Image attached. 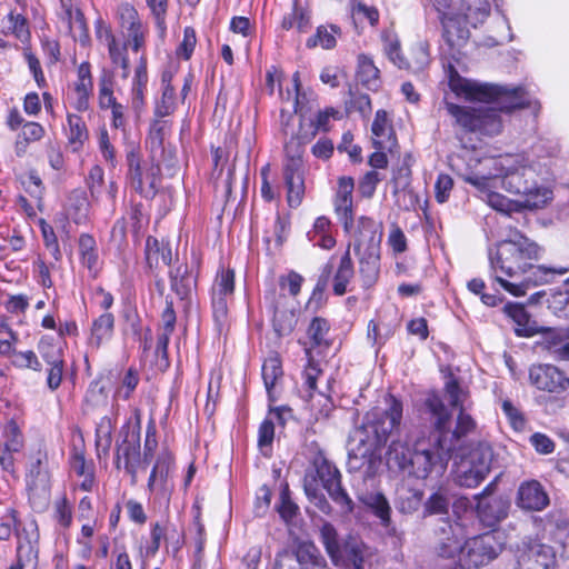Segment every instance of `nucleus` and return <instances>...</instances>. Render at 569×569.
Instances as JSON below:
<instances>
[{
	"mask_svg": "<svg viewBox=\"0 0 569 569\" xmlns=\"http://www.w3.org/2000/svg\"><path fill=\"white\" fill-rule=\"evenodd\" d=\"M423 406L430 416L431 436L417 440L411 447L393 440L386 455L389 468H398L419 480L433 475L441 477L452 453L465 446L466 438L477 428L475 419L465 413L452 428V415L437 393L428 395Z\"/></svg>",
	"mask_w": 569,
	"mask_h": 569,
	"instance_id": "f257e3e1",
	"label": "nucleus"
},
{
	"mask_svg": "<svg viewBox=\"0 0 569 569\" xmlns=\"http://www.w3.org/2000/svg\"><path fill=\"white\" fill-rule=\"evenodd\" d=\"M450 87L458 94L463 93L469 100L495 102L497 104V107L488 104L459 106L446 102L448 113L465 132L496 136L502 129L499 111L509 113L529 106L521 87L508 88L497 84H479L461 79L458 74L451 77Z\"/></svg>",
	"mask_w": 569,
	"mask_h": 569,
	"instance_id": "f03ea898",
	"label": "nucleus"
},
{
	"mask_svg": "<svg viewBox=\"0 0 569 569\" xmlns=\"http://www.w3.org/2000/svg\"><path fill=\"white\" fill-rule=\"evenodd\" d=\"M542 248L515 231L506 240L489 250V261L495 279L500 286L516 297L525 296L530 286L551 282L556 276L569 271L567 267L535 266L530 261L541 257Z\"/></svg>",
	"mask_w": 569,
	"mask_h": 569,
	"instance_id": "7ed1b4c3",
	"label": "nucleus"
},
{
	"mask_svg": "<svg viewBox=\"0 0 569 569\" xmlns=\"http://www.w3.org/2000/svg\"><path fill=\"white\" fill-rule=\"evenodd\" d=\"M388 408H375L366 413L362 423L355 429L348 441V462L350 471L363 467L370 468L380 457L381 448L402 419V403L393 396L387 398Z\"/></svg>",
	"mask_w": 569,
	"mask_h": 569,
	"instance_id": "20e7f679",
	"label": "nucleus"
},
{
	"mask_svg": "<svg viewBox=\"0 0 569 569\" xmlns=\"http://www.w3.org/2000/svg\"><path fill=\"white\" fill-rule=\"evenodd\" d=\"M435 535L438 538L439 556L443 558L458 556V563L463 569H478L489 565L505 548L503 536L496 530L473 536L461 543L462 526L448 518L440 519Z\"/></svg>",
	"mask_w": 569,
	"mask_h": 569,
	"instance_id": "39448f33",
	"label": "nucleus"
},
{
	"mask_svg": "<svg viewBox=\"0 0 569 569\" xmlns=\"http://www.w3.org/2000/svg\"><path fill=\"white\" fill-rule=\"evenodd\" d=\"M491 174L506 191L523 197L522 206L528 209L545 207L552 199V191L539 186L536 171L519 154H507L495 160Z\"/></svg>",
	"mask_w": 569,
	"mask_h": 569,
	"instance_id": "423d86ee",
	"label": "nucleus"
},
{
	"mask_svg": "<svg viewBox=\"0 0 569 569\" xmlns=\"http://www.w3.org/2000/svg\"><path fill=\"white\" fill-rule=\"evenodd\" d=\"M308 133L291 137L284 143L283 181L287 188V201L291 208L300 206L305 194L303 146Z\"/></svg>",
	"mask_w": 569,
	"mask_h": 569,
	"instance_id": "0eeeda50",
	"label": "nucleus"
},
{
	"mask_svg": "<svg viewBox=\"0 0 569 569\" xmlns=\"http://www.w3.org/2000/svg\"><path fill=\"white\" fill-rule=\"evenodd\" d=\"M359 227V239L356 244V251L359 254V272L363 286L370 288L379 276L381 234L377 233L376 223L370 218L361 217Z\"/></svg>",
	"mask_w": 569,
	"mask_h": 569,
	"instance_id": "6e6552de",
	"label": "nucleus"
},
{
	"mask_svg": "<svg viewBox=\"0 0 569 569\" xmlns=\"http://www.w3.org/2000/svg\"><path fill=\"white\" fill-rule=\"evenodd\" d=\"M493 450L488 442H478L456 463L455 482L460 487L476 488L491 470Z\"/></svg>",
	"mask_w": 569,
	"mask_h": 569,
	"instance_id": "1a4fd4ad",
	"label": "nucleus"
},
{
	"mask_svg": "<svg viewBox=\"0 0 569 569\" xmlns=\"http://www.w3.org/2000/svg\"><path fill=\"white\" fill-rule=\"evenodd\" d=\"M320 537L328 555L336 565L348 569L363 568V547L358 539L350 537L341 541L336 528L327 521L320 527Z\"/></svg>",
	"mask_w": 569,
	"mask_h": 569,
	"instance_id": "9d476101",
	"label": "nucleus"
},
{
	"mask_svg": "<svg viewBox=\"0 0 569 569\" xmlns=\"http://www.w3.org/2000/svg\"><path fill=\"white\" fill-rule=\"evenodd\" d=\"M439 13L442 26V38L451 49L461 48L469 39L468 24L459 12H456L453 0H429Z\"/></svg>",
	"mask_w": 569,
	"mask_h": 569,
	"instance_id": "9b49d317",
	"label": "nucleus"
},
{
	"mask_svg": "<svg viewBox=\"0 0 569 569\" xmlns=\"http://www.w3.org/2000/svg\"><path fill=\"white\" fill-rule=\"evenodd\" d=\"M462 179L465 182L473 186L482 194L486 202L495 210L510 214L513 211H519L523 208L522 202L512 201L501 193L493 191L492 189L500 186L491 171L488 172H467L463 173Z\"/></svg>",
	"mask_w": 569,
	"mask_h": 569,
	"instance_id": "f8f14e48",
	"label": "nucleus"
},
{
	"mask_svg": "<svg viewBox=\"0 0 569 569\" xmlns=\"http://www.w3.org/2000/svg\"><path fill=\"white\" fill-rule=\"evenodd\" d=\"M274 569H330L312 542H299L291 551L278 553Z\"/></svg>",
	"mask_w": 569,
	"mask_h": 569,
	"instance_id": "ddd939ff",
	"label": "nucleus"
},
{
	"mask_svg": "<svg viewBox=\"0 0 569 569\" xmlns=\"http://www.w3.org/2000/svg\"><path fill=\"white\" fill-rule=\"evenodd\" d=\"M29 499L33 505H47L50 498V475L48 470V453L38 449L31 458L27 475Z\"/></svg>",
	"mask_w": 569,
	"mask_h": 569,
	"instance_id": "4468645a",
	"label": "nucleus"
},
{
	"mask_svg": "<svg viewBox=\"0 0 569 569\" xmlns=\"http://www.w3.org/2000/svg\"><path fill=\"white\" fill-rule=\"evenodd\" d=\"M497 481L488 483L483 490L475 496L477 500L476 512L485 527H495L508 516L509 501L503 497H493Z\"/></svg>",
	"mask_w": 569,
	"mask_h": 569,
	"instance_id": "2eb2a0df",
	"label": "nucleus"
},
{
	"mask_svg": "<svg viewBox=\"0 0 569 569\" xmlns=\"http://www.w3.org/2000/svg\"><path fill=\"white\" fill-rule=\"evenodd\" d=\"M234 291V271L222 269L214 278L211 288V306L214 322L219 330L227 323L228 305Z\"/></svg>",
	"mask_w": 569,
	"mask_h": 569,
	"instance_id": "dca6fc26",
	"label": "nucleus"
},
{
	"mask_svg": "<svg viewBox=\"0 0 569 569\" xmlns=\"http://www.w3.org/2000/svg\"><path fill=\"white\" fill-rule=\"evenodd\" d=\"M516 569H557L556 552L551 546L539 541H522L517 551Z\"/></svg>",
	"mask_w": 569,
	"mask_h": 569,
	"instance_id": "f3484780",
	"label": "nucleus"
},
{
	"mask_svg": "<svg viewBox=\"0 0 569 569\" xmlns=\"http://www.w3.org/2000/svg\"><path fill=\"white\" fill-rule=\"evenodd\" d=\"M116 18L131 50L141 51L146 46L148 28L141 21L137 9L128 2L120 3L116 10Z\"/></svg>",
	"mask_w": 569,
	"mask_h": 569,
	"instance_id": "a211bd4d",
	"label": "nucleus"
},
{
	"mask_svg": "<svg viewBox=\"0 0 569 569\" xmlns=\"http://www.w3.org/2000/svg\"><path fill=\"white\" fill-rule=\"evenodd\" d=\"M315 466L317 477L331 499L346 511H351L353 502L346 490L341 487V475L338 468L326 458L318 459Z\"/></svg>",
	"mask_w": 569,
	"mask_h": 569,
	"instance_id": "6ab92c4d",
	"label": "nucleus"
},
{
	"mask_svg": "<svg viewBox=\"0 0 569 569\" xmlns=\"http://www.w3.org/2000/svg\"><path fill=\"white\" fill-rule=\"evenodd\" d=\"M173 466V456L169 451H162L157 457L148 480V489L166 505H169L171 492L173 490V483L170 480V473Z\"/></svg>",
	"mask_w": 569,
	"mask_h": 569,
	"instance_id": "aec40b11",
	"label": "nucleus"
},
{
	"mask_svg": "<svg viewBox=\"0 0 569 569\" xmlns=\"http://www.w3.org/2000/svg\"><path fill=\"white\" fill-rule=\"evenodd\" d=\"M23 447V433L18 423L11 419L3 425L0 436V467L3 471L14 473V453H19Z\"/></svg>",
	"mask_w": 569,
	"mask_h": 569,
	"instance_id": "412c9836",
	"label": "nucleus"
},
{
	"mask_svg": "<svg viewBox=\"0 0 569 569\" xmlns=\"http://www.w3.org/2000/svg\"><path fill=\"white\" fill-rule=\"evenodd\" d=\"M529 379L539 390L548 392H562L569 388V378L552 365L532 366Z\"/></svg>",
	"mask_w": 569,
	"mask_h": 569,
	"instance_id": "4be33fe9",
	"label": "nucleus"
},
{
	"mask_svg": "<svg viewBox=\"0 0 569 569\" xmlns=\"http://www.w3.org/2000/svg\"><path fill=\"white\" fill-rule=\"evenodd\" d=\"M264 300L273 313V328L279 336L289 335L296 325L295 313L284 309L287 297L274 288L264 295Z\"/></svg>",
	"mask_w": 569,
	"mask_h": 569,
	"instance_id": "5701e85b",
	"label": "nucleus"
},
{
	"mask_svg": "<svg viewBox=\"0 0 569 569\" xmlns=\"http://www.w3.org/2000/svg\"><path fill=\"white\" fill-rule=\"evenodd\" d=\"M98 38L107 44L109 58L112 64L118 66L122 69V78L127 79L130 73V62L128 57V39L120 42L110 28H100L97 31Z\"/></svg>",
	"mask_w": 569,
	"mask_h": 569,
	"instance_id": "b1692460",
	"label": "nucleus"
},
{
	"mask_svg": "<svg viewBox=\"0 0 569 569\" xmlns=\"http://www.w3.org/2000/svg\"><path fill=\"white\" fill-rule=\"evenodd\" d=\"M355 188L351 177H341L338 181V190L335 199V211L342 222L346 231L353 226L352 191Z\"/></svg>",
	"mask_w": 569,
	"mask_h": 569,
	"instance_id": "393cba45",
	"label": "nucleus"
},
{
	"mask_svg": "<svg viewBox=\"0 0 569 569\" xmlns=\"http://www.w3.org/2000/svg\"><path fill=\"white\" fill-rule=\"evenodd\" d=\"M517 505L526 510L540 511L549 505V498L540 482L530 480L520 485Z\"/></svg>",
	"mask_w": 569,
	"mask_h": 569,
	"instance_id": "a878e982",
	"label": "nucleus"
},
{
	"mask_svg": "<svg viewBox=\"0 0 569 569\" xmlns=\"http://www.w3.org/2000/svg\"><path fill=\"white\" fill-rule=\"evenodd\" d=\"M372 144L376 150H388L392 152L397 147V138L385 110L376 112L372 126Z\"/></svg>",
	"mask_w": 569,
	"mask_h": 569,
	"instance_id": "bb28decb",
	"label": "nucleus"
},
{
	"mask_svg": "<svg viewBox=\"0 0 569 569\" xmlns=\"http://www.w3.org/2000/svg\"><path fill=\"white\" fill-rule=\"evenodd\" d=\"M503 311L516 323L515 333L518 337H532L538 332L537 323L531 320L523 305L508 302Z\"/></svg>",
	"mask_w": 569,
	"mask_h": 569,
	"instance_id": "cd10ccee",
	"label": "nucleus"
},
{
	"mask_svg": "<svg viewBox=\"0 0 569 569\" xmlns=\"http://www.w3.org/2000/svg\"><path fill=\"white\" fill-rule=\"evenodd\" d=\"M411 170L407 163H402L393 171L392 183L393 194L397 197V202L400 203L401 197L403 198V206L410 209L417 202V196L410 189Z\"/></svg>",
	"mask_w": 569,
	"mask_h": 569,
	"instance_id": "c85d7f7f",
	"label": "nucleus"
},
{
	"mask_svg": "<svg viewBox=\"0 0 569 569\" xmlns=\"http://www.w3.org/2000/svg\"><path fill=\"white\" fill-rule=\"evenodd\" d=\"M423 496L422 489L402 482L396 489L395 506L401 513L411 515L422 506Z\"/></svg>",
	"mask_w": 569,
	"mask_h": 569,
	"instance_id": "c756f323",
	"label": "nucleus"
},
{
	"mask_svg": "<svg viewBox=\"0 0 569 569\" xmlns=\"http://www.w3.org/2000/svg\"><path fill=\"white\" fill-rule=\"evenodd\" d=\"M453 3L457 4L455 0ZM456 12L460 13L466 23L476 28L488 18L490 4L488 0H460V4L456 6Z\"/></svg>",
	"mask_w": 569,
	"mask_h": 569,
	"instance_id": "7c9ffc66",
	"label": "nucleus"
},
{
	"mask_svg": "<svg viewBox=\"0 0 569 569\" xmlns=\"http://www.w3.org/2000/svg\"><path fill=\"white\" fill-rule=\"evenodd\" d=\"M124 458V469L132 477V482H136L138 465L140 462V443L139 438L134 435L129 439V435L121 443L117 446V460L120 457Z\"/></svg>",
	"mask_w": 569,
	"mask_h": 569,
	"instance_id": "2f4dec72",
	"label": "nucleus"
},
{
	"mask_svg": "<svg viewBox=\"0 0 569 569\" xmlns=\"http://www.w3.org/2000/svg\"><path fill=\"white\" fill-rule=\"evenodd\" d=\"M114 331V316L104 312L92 321L89 337V346L99 349L102 343L109 341Z\"/></svg>",
	"mask_w": 569,
	"mask_h": 569,
	"instance_id": "473e14b6",
	"label": "nucleus"
},
{
	"mask_svg": "<svg viewBox=\"0 0 569 569\" xmlns=\"http://www.w3.org/2000/svg\"><path fill=\"white\" fill-rule=\"evenodd\" d=\"M170 286L181 299H186L197 286V278L191 274L187 263L179 264L169 272Z\"/></svg>",
	"mask_w": 569,
	"mask_h": 569,
	"instance_id": "72a5a7b5",
	"label": "nucleus"
},
{
	"mask_svg": "<svg viewBox=\"0 0 569 569\" xmlns=\"http://www.w3.org/2000/svg\"><path fill=\"white\" fill-rule=\"evenodd\" d=\"M148 83L147 57L141 54L138 66L134 70L131 88V102L136 111H140L144 106V92Z\"/></svg>",
	"mask_w": 569,
	"mask_h": 569,
	"instance_id": "f704fd0d",
	"label": "nucleus"
},
{
	"mask_svg": "<svg viewBox=\"0 0 569 569\" xmlns=\"http://www.w3.org/2000/svg\"><path fill=\"white\" fill-rule=\"evenodd\" d=\"M282 363L278 353L268 357L262 365V379L270 401H274L273 389L282 378Z\"/></svg>",
	"mask_w": 569,
	"mask_h": 569,
	"instance_id": "c9c22d12",
	"label": "nucleus"
},
{
	"mask_svg": "<svg viewBox=\"0 0 569 569\" xmlns=\"http://www.w3.org/2000/svg\"><path fill=\"white\" fill-rule=\"evenodd\" d=\"M451 498L449 495V490L447 488L439 487L423 502L422 516L425 518L435 515L447 516L449 512Z\"/></svg>",
	"mask_w": 569,
	"mask_h": 569,
	"instance_id": "e433bc0d",
	"label": "nucleus"
},
{
	"mask_svg": "<svg viewBox=\"0 0 569 569\" xmlns=\"http://www.w3.org/2000/svg\"><path fill=\"white\" fill-rule=\"evenodd\" d=\"M68 143L73 152H78L89 139V131L86 122L78 114H68Z\"/></svg>",
	"mask_w": 569,
	"mask_h": 569,
	"instance_id": "4c0bfd02",
	"label": "nucleus"
},
{
	"mask_svg": "<svg viewBox=\"0 0 569 569\" xmlns=\"http://www.w3.org/2000/svg\"><path fill=\"white\" fill-rule=\"evenodd\" d=\"M353 277V263L350 256V246L347 248L345 254L341 257L339 268L333 279V292L337 296H342L347 291V284Z\"/></svg>",
	"mask_w": 569,
	"mask_h": 569,
	"instance_id": "58836bf2",
	"label": "nucleus"
},
{
	"mask_svg": "<svg viewBox=\"0 0 569 569\" xmlns=\"http://www.w3.org/2000/svg\"><path fill=\"white\" fill-rule=\"evenodd\" d=\"M357 78L370 90H376L379 87V69L366 54H360L358 57Z\"/></svg>",
	"mask_w": 569,
	"mask_h": 569,
	"instance_id": "ea45409f",
	"label": "nucleus"
},
{
	"mask_svg": "<svg viewBox=\"0 0 569 569\" xmlns=\"http://www.w3.org/2000/svg\"><path fill=\"white\" fill-rule=\"evenodd\" d=\"M162 96L160 101L157 102L154 108V116L157 118H164L170 116L176 109L174 89L171 86V74H162Z\"/></svg>",
	"mask_w": 569,
	"mask_h": 569,
	"instance_id": "a19ab883",
	"label": "nucleus"
},
{
	"mask_svg": "<svg viewBox=\"0 0 569 569\" xmlns=\"http://www.w3.org/2000/svg\"><path fill=\"white\" fill-rule=\"evenodd\" d=\"M340 33V29L336 26H319L313 36H311L306 46L309 49L321 47L322 49L329 50L336 47L337 36Z\"/></svg>",
	"mask_w": 569,
	"mask_h": 569,
	"instance_id": "79ce46f5",
	"label": "nucleus"
},
{
	"mask_svg": "<svg viewBox=\"0 0 569 569\" xmlns=\"http://www.w3.org/2000/svg\"><path fill=\"white\" fill-rule=\"evenodd\" d=\"M113 422L110 417L104 416L96 427V447L98 456H108L112 443Z\"/></svg>",
	"mask_w": 569,
	"mask_h": 569,
	"instance_id": "37998d69",
	"label": "nucleus"
},
{
	"mask_svg": "<svg viewBox=\"0 0 569 569\" xmlns=\"http://www.w3.org/2000/svg\"><path fill=\"white\" fill-rule=\"evenodd\" d=\"M79 253L81 262L90 271H96L98 266V249L92 236L83 233L79 238Z\"/></svg>",
	"mask_w": 569,
	"mask_h": 569,
	"instance_id": "c03bdc74",
	"label": "nucleus"
},
{
	"mask_svg": "<svg viewBox=\"0 0 569 569\" xmlns=\"http://www.w3.org/2000/svg\"><path fill=\"white\" fill-rule=\"evenodd\" d=\"M445 390H446L447 399H448L450 406L453 409H458V415H457L456 420L459 419L461 413H465L466 416L471 417L465 409V402L468 397V392L465 391L462 388H460L458 381L456 379H450L449 381L446 382ZM457 421H455V423Z\"/></svg>",
	"mask_w": 569,
	"mask_h": 569,
	"instance_id": "a18cd8bd",
	"label": "nucleus"
},
{
	"mask_svg": "<svg viewBox=\"0 0 569 569\" xmlns=\"http://www.w3.org/2000/svg\"><path fill=\"white\" fill-rule=\"evenodd\" d=\"M129 178L131 180L132 188L143 196L144 198H152L157 193L156 189V177L154 173H152L150 177L148 176L149 182L148 184L143 181V174L141 170V166L129 169Z\"/></svg>",
	"mask_w": 569,
	"mask_h": 569,
	"instance_id": "49530a36",
	"label": "nucleus"
},
{
	"mask_svg": "<svg viewBox=\"0 0 569 569\" xmlns=\"http://www.w3.org/2000/svg\"><path fill=\"white\" fill-rule=\"evenodd\" d=\"M21 539L20 537L17 546V563L26 569H33L38 560V545H30V541L23 542Z\"/></svg>",
	"mask_w": 569,
	"mask_h": 569,
	"instance_id": "de8ad7c7",
	"label": "nucleus"
},
{
	"mask_svg": "<svg viewBox=\"0 0 569 569\" xmlns=\"http://www.w3.org/2000/svg\"><path fill=\"white\" fill-rule=\"evenodd\" d=\"M329 323L325 318L315 317L308 328V337L312 341L313 346H322L328 347L327 335L329 332Z\"/></svg>",
	"mask_w": 569,
	"mask_h": 569,
	"instance_id": "09e8293b",
	"label": "nucleus"
},
{
	"mask_svg": "<svg viewBox=\"0 0 569 569\" xmlns=\"http://www.w3.org/2000/svg\"><path fill=\"white\" fill-rule=\"evenodd\" d=\"M338 114V111L333 108H326L316 114V118L311 121V131L306 137L305 141H310L319 131H328L330 128V120Z\"/></svg>",
	"mask_w": 569,
	"mask_h": 569,
	"instance_id": "8fccbe9b",
	"label": "nucleus"
},
{
	"mask_svg": "<svg viewBox=\"0 0 569 569\" xmlns=\"http://www.w3.org/2000/svg\"><path fill=\"white\" fill-rule=\"evenodd\" d=\"M38 350L47 365L57 363L63 359L61 349L53 343L52 337H42L38 343Z\"/></svg>",
	"mask_w": 569,
	"mask_h": 569,
	"instance_id": "3c124183",
	"label": "nucleus"
},
{
	"mask_svg": "<svg viewBox=\"0 0 569 569\" xmlns=\"http://www.w3.org/2000/svg\"><path fill=\"white\" fill-rule=\"evenodd\" d=\"M368 506L371 508L373 513L380 519L383 526L390 523L391 508L387 498L381 493H376L369 498Z\"/></svg>",
	"mask_w": 569,
	"mask_h": 569,
	"instance_id": "603ef678",
	"label": "nucleus"
},
{
	"mask_svg": "<svg viewBox=\"0 0 569 569\" xmlns=\"http://www.w3.org/2000/svg\"><path fill=\"white\" fill-rule=\"evenodd\" d=\"M12 365L20 369L41 370V363L32 350L17 351L13 355Z\"/></svg>",
	"mask_w": 569,
	"mask_h": 569,
	"instance_id": "864d4df0",
	"label": "nucleus"
},
{
	"mask_svg": "<svg viewBox=\"0 0 569 569\" xmlns=\"http://www.w3.org/2000/svg\"><path fill=\"white\" fill-rule=\"evenodd\" d=\"M385 52L388 58L400 69H408L409 66L400 51V43L396 38L385 37L383 38Z\"/></svg>",
	"mask_w": 569,
	"mask_h": 569,
	"instance_id": "5fc2aeb1",
	"label": "nucleus"
},
{
	"mask_svg": "<svg viewBox=\"0 0 569 569\" xmlns=\"http://www.w3.org/2000/svg\"><path fill=\"white\" fill-rule=\"evenodd\" d=\"M346 103L348 112L358 111L363 117L368 116L372 110L371 100L365 93L356 94L350 91V99Z\"/></svg>",
	"mask_w": 569,
	"mask_h": 569,
	"instance_id": "6e6d98bb",
	"label": "nucleus"
},
{
	"mask_svg": "<svg viewBox=\"0 0 569 569\" xmlns=\"http://www.w3.org/2000/svg\"><path fill=\"white\" fill-rule=\"evenodd\" d=\"M138 383V372L132 368L128 369L124 377L122 378L121 387L116 391V396L123 400H128L131 397L133 390L137 388Z\"/></svg>",
	"mask_w": 569,
	"mask_h": 569,
	"instance_id": "4d7b16f0",
	"label": "nucleus"
},
{
	"mask_svg": "<svg viewBox=\"0 0 569 569\" xmlns=\"http://www.w3.org/2000/svg\"><path fill=\"white\" fill-rule=\"evenodd\" d=\"M168 129V121L161 120L158 118L154 120L150 127L148 141L151 146V149H160L162 147L163 138L166 131Z\"/></svg>",
	"mask_w": 569,
	"mask_h": 569,
	"instance_id": "13d9d810",
	"label": "nucleus"
},
{
	"mask_svg": "<svg viewBox=\"0 0 569 569\" xmlns=\"http://www.w3.org/2000/svg\"><path fill=\"white\" fill-rule=\"evenodd\" d=\"M103 176V169L100 166H93L89 170L87 186L92 198L98 199L101 194V188L104 182Z\"/></svg>",
	"mask_w": 569,
	"mask_h": 569,
	"instance_id": "bf43d9fd",
	"label": "nucleus"
},
{
	"mask_svg": "<svg viewBox=\"0 0 569 569\" xmlns=\"http://www.w3.org/2000/svg\"><path fill=\"white\" fill-rule=\"evenodd\" d=\"M453 188V180L449 174L440 173L435 184V197L439 203L446 202Z\"/></svg>",
	"mask_w": 569,
	"mask_h": 569,
	"instance_id": "052dcab7",
	"label": "nucleus"
},
{
	"mask_svg": "<svg viewBox=\"0 0 569 569\" xmlns=\"http://www.w3.org/2000/svg\"><path fill=\"white\" fill-rule=\"evenodd\" d=\"M197 43L196 31L191 27L183 30V40L177 49V54L184 60L190 59Z\"/></svg>",
	"mask_w": 569,
	"mask_h": 569,
	"instance_id": "680f3d73",
	"label": "nucleus"
},
{
	"mask_svg": "<svg viewBox=\"0 0 569 569\" xmlns=\"http://www.w3.org/2000/svg\"><path fill=\"white\" fill-rule=\"evenodd\" d=\"M99 106L101 109H109L117 100L113 96L112 82L110 79L103 77L99 81Z\"/></svg>",
	"mask_w": 569,
	"mask_h": 569,
	"instance_id": "e2e57ef3",
	"label": "nucleus"
},
{
	"mask_svg": "<svg viewBox=\"0 0 569 569\" xmlns=\"http://www.w3.org/2000/svg\"><path fill=\"white\" fill-rule=\"evenodd\" d=\"M299 507L291 500L288 490H283L280 495V506L278 512L280 517L290 522L298 513Z\"/></svg>",
	"mask_w": 569,
	"mask_h": 569,
	"instance_id": "0e129e2a",
	"label": "nucleus"
},
{
	"mask_svg": "<svg viewBox=\"0 0 569 569\" xmlns=\"http://www.w3.org/2000/svg\"><path fill=\"white\" fill-rule=\"evenodd\" d=\"M380 181L381 178L377 171H368L359 182V192L365 198H371L375 194L377 186Z\"/></svg>",
	"mask_w": 569,
	"mask_h": 569,
	"instance_id": "69168bd1",
	"label": "nucleus"
},
{
	"mask_svg": "<svg viewBox=\"0 0 569 569\" xmlns=\"http://www.w3.org/2000/svg\"><path fill=\"white\" fill-rule=\"evenodd\" d=\"M9 21L11 24L12 32L19 40L24 42L30 38L28 22L22 14L10 13Z\"/></svg>",
	"mask_w": 569,
	"mask_h": 569,
	"instance_id": "338daca9",
	"label": "nucleus"
},
{
	"mask_svg": "<svg viewBox=\"0 0 569 569\" xmlns=\"http://www.w3.org/2000/svg\"><path fill=\"white\" fill-rule=\"evenodd\" d=\"M302 282H303V278L295 271H290L287 276H281L279 278V286H280L281 290L288 289L289 293L292 297L298 296V293L300 292Z\"/></svg>",
	"mask_w": 569,
	"mask_h": 569,
	"instance_id": "774afa93",
	"label": "nucleus"
}]
</instances>
